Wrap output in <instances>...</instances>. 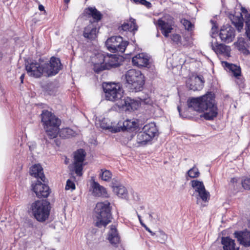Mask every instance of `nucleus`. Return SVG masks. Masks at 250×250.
<instances>
[{"mask_svg": "<svg viewBox=\"0 0 250 250\" xmlns=\"http://www.w3.org/2000/svg\"><path fill=\"white\" fill-rule=\"evenodd\" d=\"M103 87L106 99L112 102H117V105L119 108L129 111L136 110L139 107L138 102L129 97H125L123 99L124 91L120 83H104Z\"/></svg>", "mask_w": 250, "mask_h": 250, "instance_id": "nucleus-1", "label": "nucleus"}, {"mask_svg": "<svg viewBox=\"0 0 250 250\" xmlns=\"http://www.w3.org/2000/svg\"><path fill=\"white\" fill-rule=\"evenodd\" d=\"M189 108L194 110L203 113L201 116L206 120H210L217 114V108L215 104L214 95L211 92L196 98H191L188 101Z\"/></svg>", "mask_w": 250, "mask_h": 250, "instance_id": "nucleus-2", "label": "nucleus"}, {"mask_svg": "<svg viewBox=\"0 0 250 250\" xmlns=\"http://www.w3.org/2000/svg\"><path fill=\"white\" fill-rule=\"evenodd\" d=\"M62 69L59 59L52 57L49 63H40L32 62L26 65V70L29 76L40 78L42 76L49 77L57 74Z\"/></svg>", "mask_w": 250, "mask_h": 250, "instance_id": "nucleus-3", "label": "nucleus"}, {"mask_svg": "<svg viewBox=\"0 0 250 250\" xmlns=\"http://www.w3.org/2000/svg\"><path fill=\"white\" fill-rule=\"evenodd\" d=\"M95 72H99L105 69H109L112 67H116L119 65L118 57L115 55L104 56L103 54L98 53L91 58Z\"/></svg>", "mask_w": 250, "mask_h": 250, "instance_id": "nucleus-4", "label": "nucleus"}, {"mask_svg": "<svg viewBox=\"0 0 250 250\" xmlns=\"http://www.w3.org/2000/svg\"><path fill=\"white\" fill-rule=\"evenodd\" d=\"M41 115L42 122L47 135L50 139L55 138L59 132L61 120L47 110H43Z\"/></svg>", "mask_w": 250, "mask_h": 250, "instance_id": "nucleus-5", "label": "nucleus"}, {"mask_svg": "<svg viewBox=\"0 0 250 250\" xmlns=\"http://www.w3.org/2000/svg\"><path fill=\"white\" fill-rule=\"evenodd\" d=\"M110 203L105 202L98 203L96 205L95 211V224L99 228L106 226L111 219V213L109 207Z\"/></svg>", "mask_w": 250, "mask_h": 250, "instance_id": "nucleus-6", "label": "nucleus"}, {"mask_svg": "<svg viewBox=\"0 0 250 250\" xmlns=\"http://www.w3.org/2000/svg\"><path fill=\"white\" fill-rule=\"evenodd\" d=\"M31 209L37 221L44 222L48 218L49 215V203L46 200L35 201L32 204Z\"/></svg>", "mask_w": 250, "mask_h": 250, "instance_id": "nucleus-7", "label": "nucleus"}, {"mask_svg": "<svg viewBox=\"0 0 250 250\" xmlns=\"http://www.w3.org/2000/svg\"><path fill=\"white\" fill-rule=\"evenodd\" d=\"M127 83L135 91H140L145 83L144 76L140 70L131 69L125 75Z\"/></svg>", "mask_w": 250, "mask_h": 250, "instance_id": "nucleus-8", "label": "nucleus"}, {"mask_svg": "<svg viewBox=\"0 0 250 250\" xmlns=\"http://www.w3.org/2000/svg\"><path fill=\"white\" fill-rule=\"evenodd\" d=\"M105 44L110 52L123 53L125 51L128 42L123 41L122 37L120 36H113L106 40Z\"/></svg>", "mask_w": 250, "mask_h": 250, "instance_id": "nucleus-9", "label": "nucleus"}, {"mask_svg": "<svg viewBox=\"0 0 250 250\" xmlns=\"http://www.w3.org/2000/svg\"><path fill=\"white\" fill-rule=\"evenodd\" d=\"M190 185L195 191L194 193L197 194V203L198 204L199 198L203 201L206 202L208 201L210 197L209 192L205 188V187L202 181L198 180H193L190 182Z\"/></svg>", "mask_w": 250, "mask_h": 250, "instance_id": "nucleus-10", "label": "nucleus"}, {"mask_svg": "<svg viewBox=\"0 0 250 250\" xmlns=\"http://www.w3.org/2000/svg\"><path fill=\"white\" fill-rule=\"evenodd\" d=\"M156 24L160 29L162 34L166 37L168 38L173 30L174 21L173 18L167 15L159 19Z\"/></svg>", "mask_w": 250, "mask_h": 250, "instance_id": "nucleus-11", "label": "nucleus"}, {"mask_svg": "<svg viewBox=\"0 0 250 250\" xmlns=\"http://www.w3.org/2000/svg\"><path fill=\"white\" fill-rule=\"evenodd\" d=\"M85 156V153L82 149L78 150L74 153V168L76 174L78 176H81L83 174L82 170Z\"/></svg>", "mask_w": 250, "mask_h": 250, "instance_id": "nucleus-12", "label": "nucleus"}, {"mask_svg": "<svg viewBox=\"0 0 250 250\" xmlns=\"http://www.w3.org/2000/svg\"><path fill=\"white\" fill-rule=\"evenodd\" d=\"M204 82L203 76L193 75L187 80L186 85L190 90H201L203 88Z\"/></svg>", "mask_w": 250, "mask_h": 250, "instance_id": "nucleus-13", "label": "nucleus"}, {"mask_svg": "<svg viewBox=\"0 0 250 250\" xmlns=\"http://www.w3.org/2000/svg\"><path fill=\"white\" fill-rule=\"evenodd\" d=\"M235 30L229 25L223 26L220 31L219 37L221 41L226 43L232 42L235 38Z\"/></svg>", "mask_w": 250, "mask_h": 250, "instance_id": "nucleus-14", "label": "nucleus"}, {"mask_svg": "<svg viewBox=\"0 0 250 250\" xmlns=\"http://www.w3.org/2000/svg\"><path fill=\"white\" fill-rule=\"evenodd\" d=\"M150 56L145 53L136 54L132 58V63L134 66L138 67H147L150 63Z\"/></svg>", "mask_w": 250, "mask_h": 250, "instance_id": "nucleus-15", "label": "nucleus"}, {"mask_svg": "<svg viewBox=\"0 0 250 250\" xmlns=\"http://www.w3.org/2000/svg\"><path fill=\"white\" fill-rule=\"evenodd\" d=\"M32 187L33 191L38 198H46L50 193L48 186L39 181H37L35 184H33Z\"/></svg>", "mask_w": 250, "mask_h": 250, "instance_id": "nucleus-16", "label": "nucleus"}, {"mask_svg": "<svg viewBox=\"0 0 250 250\" xmlns=\"http://www.w3.org/2000/svg\"><path fill=\"white\" fill-rule=\"evenodd\" d=\"M96 125H99L100 127L105 130H108L112 133H117L120 132L119 127H117V123L111 122L108 119L104 118L101 120L97 121Z\"/></svg>", "mask_w": 250, "mask_h": 250, "instance_id": "nucleus-17", "label": "nucleus"}, {"mask_svg": "<svg viewBox=\"0 0 250 250\" xmlns=\"http://www.w3.org/2000/svg\"><path fill=\"white\" fill-rule=\"evenodd\" d=\"M138 126L137 123L133 120H126L124 121H119L117 123V127H119L120 131H130L134 130Z\"/></svg>", "mask_w": 250, "mask_h": 250, "instance_id": "nucleus-18", "label": "nucleus"}, {"mask_svg": "<svg viewBox=\"0 0 250 250\" xmlns=\"http://www.w3.org/2000/svg\"><path fill=\"white\" fill-rule=\"evenodd\" d=\"M211 46L212 49L217 55H222L226 57L230 56V48L228 46L222 43H218L217 42L214 43L212 42Z\"/></svg>", "mask_w": 250, "mask_h": 250, "instance_id": "nucleus-19", "label": "nucleus"}, {"mask_svg": "<svg viewBox=\"0 0 250 250\" xmlns=\"http://www.w3.org/2000/svg\"><path fill=\"white\" fill-rule=\"evenodd\" d=\"M92 192L94 196L98 197H108V195L106 189L103 186H101L98 182L92 180L91 184Z\"/></svg>", "mask_w": 250, "mask_h": 250, "instance_id": "nucleus-20", "label": "nucleus"}, {"mask_svg": "<svg viewBox=\"0 0 250 250\" xmlns=\"http://www.w3.org/2000/svg\"><path fill=\"white\" fill-rule=\"evenodd\" d=\"M234 235L240 244L245 247L250 246V231L235 232Z\"/></svg>", "mask_w": 250, "mask_h": 250, "instance_id": "nucleus-21", "label": "nucleus"}, {"mask_svg": "<svg viewBox=\"0 0 250 250\" xmlns=\"http://www.w3.org/2000/svg\"><path fill=\"white\" fill-rule=\"evenodd\" d=\"M152 140L150 138L149 135L142 131L139 132L136 135V145L137 147L145 146L151 144Z\"/></svg>", "mask_w": 250, "mask_h": 250, "instance_id": "nucleus-22", "label": "nucleus"}, {"mask_svg": "<svg viewBox=\"0 0 250 250\" xmlns=\"http://www.w3.org/2000/svg\"><path fill=\"white\" fill-rule=\"evenodd\" d=\"M142 130L146 133V134L149 135L150 138L152 140L158 136V129L154 123H150L146 125L143 127Z\"/></svg>", "mask_w": 250, "mask_h": 250, "instance_id": "nucleus-23", "label": "nucleus"}, {"mask_svg": "<svg viewBox=\"0 0 250 250\" xmlns=\"http://www.w3.org/2000/svg\"><path fill=\"white\" fill-rule=\"evenodd\" d=\"M97 33L98 30L96 26L91 23L84 28L83 36L88 40H93L97 38Z\"/></svg>", "mask_w": 250, "mask_h": 250, "instance_id": "nucleus-24", "label": "nucleus"}, {"mask_svg": "<svg viewBox=\"0 0 250 250\" xmlns=\"http://www.w3.org/2000/svg\"><path fill=\"white\" fill-rule=\"evenodd\" d=\"M30 173L35 178L40 179L42 181L45 182V177L43 172V169L40 164H35L32 166L30 169Z\"/></svg>", "mask_w": 250, "mask_h": 250, "instance_id": "nucleus-25", "label": "nucleus"}, {"mask_svg": "<svg viewBox=\"0 0 250 250\" xmlns=\"http://www.w3.org/2000/svg\"><path fill=\"white\" fill-rule=\"evenodd\" d=\"M233 45L244 55L247 56L250 54L249 51L247 49V44L244 38L238 37Z\"/></svg>", "mask_w": 250, "mask_h": 250, "instance_id": "nucleus-26", "label": "nucleus"}, {"mask_svg": "<svg viewBox=\"0 0 250 250\" xmlns=\"http://www.w3.org/2000/svg\"><path fill=\"white\" fill-rule=\"evenodd\" d=\"M222 244L224 250H239V248L235 246L234 240L229 237H223Z\"/></svg>", "mask_w": 250, "mask_h": 250, "instance_id": "nucleus-27", "label": "nucleus"}, {"mask_svg": "<svg viewBox=\"0 0 250 250\" xmlns=\"http://www.w3.org/2000/svg\"><path fill=\"white\" fill-rule=\"evenodd\" d=\"M135 20L133 19H130L129 22H125L120 26L119 27V30L121 31H129L133 32V33L137 30V26L135 24Z\"/></svg>", "mask_w": 250, "mask_h": 250, "instance_id": "nucleus-28", "label": "nucleus"}, {"mask_svg": "<svg viewBox=\"0 0 250 250\" xmlns=\"http://www.w3.org/2000/svg\"><path fill=\"white\" fill-rule=\"evenodd\" d=\"M108 240L112 245L119 243L120 238L115 226H111L108 232Z\"/></svg>", "mask_w": 250, "mask_h": 250, "instance_id": "nucleus-29", "label": "nucleus"}, {"mask_svg": "<svg viewBox=\"0 0 250 250\" xmlns=\"http://www.w3.org/2000/svg\"><path fill=\"white\" fill-rule=\"evenodd\" d=\"M113 191L118 197L125 199L128 195V192L125 187L123 185L113 186Z\"/></svg>", "mask_w": 250, "mask_h": 250, "instance_id": "nucleus-30", "label": "nucleus"}, {"mask_svg": "<svg viewBox=\"0 0 250 250\" xmlns=\"http://www.w3.org/2000/svg\"><path fill=\"white\" fill-rule=\"evenodd\" d=\"M85 13L93 18V19L98 21L101 19L102 14L98 11L95 7H89L85 10Z\"/></svg>", "mask_w": 250, "mask_h": 250, "instance_id": "nucleus-31", "label": "nucleus"}, {"mask_svg": "<svg viewBox=\"0 0 250 250\" xmlns=\"http://www.w3.org/2000/svg\"><path fill=\"white\" fill-rule=\"evenodd\" d=\"M99 178L104 181L110 182L112 177V172L106 169L102 168L99 171Z\"/></svg>", "mask_w": 250, "mask_h": 250, "instance_id": "nucleus-32", "label": "nucleus"}, {"mask_svg": "<svg viewBox=\"0 0 250 250\" xmlns=\"http://www.w3.org/2000/svg\"><path fill=\"white\" fill-rule=\"evenodd\" d=\"M226 67H227L230 71H231L232 75L237 79H239V77L241 76V68L239 66L233 64H229L227 62H225Z\"/></svg>", "mask_w": 250, "mask_h": 250, "instance_id": "nucleus-33", "label": "nucleus"}, {"mask_svg": "<svg viewBox=\"0 0 250 250\" xmlns=\"http://www.w3.org/2000/svg\"><path fill=\"white\" fill-rule=\"evenodd\" d=\"M75 134V131L68 127L62 128L60 131V136L61 137L63 138H67L74 136Z\"/></svg>", "mask_w": 250, "mask_h": 250, "instance_id": "nucleus-34", "label": "nucleus"}, {"mask_svg": "<svg viewBox=\"0 0 250 250\" xmlns=\"http://www.w3.org/2000/svg\"><path fill=\"white\" fill-rule=\"evenodd\" d=\"M187 174L189 177L194 178L199 176L200 172L197 167H193L188 171Z\"/></svg>", "mask_w": 250, "mask_h": 250, "instance_id": "nucleus-35", "label": "nucleus"}, {"mask_svg": "<svg viewBox=\"0 0 250 250\" xmlns=\"http://www.w3.org/2000/svg\"><path fill=\"white\" fill-rule=\"evenodd\" d=\"M170 39L173 42L178 45H181V37L179 34H173L170 36Z\"/></svg>", "mask_w": 250, "mask_h": 250, "instance_id": "nucleus-36", "label": "nucleus"}, {"mask_svg": "<svg viewBox=\"0 0 250 250\" xmlns=\"http://www.w3.org/2000/svg\"><path fill=\"white\" fill-rule=\"evenodd\" d=\"M156 236L161 243H164L167 239V235L162 230H159Z\"/></svg>", "mask_w": 250, "mask_h": 250, "instance_id": "nucleus-37", "label": "nucleus"}, {"mask_svg": "<svg viewBox=\"0 0 250 250\" xmlns=\"http://www.w3.org/2000/svg\"><path fill=\"white\" fill-rule=\"evenodd\" d=\"M181 23L183 24V25L185 27L186 29H187L188 30H191L193 27V24L188 20H187L186 19H182L181 20Z\"/></svg>", "mask_w": 250, "mask_h": 250, "instance_id": "nucleus-38", "label": "nucleus"}, {"mask_svg": "<svg viewBox=\"0 0 250 250\" xmlns=\"http://www.w3.org/2000/svg\"><path fill=\"white\" fill-rule=\"evenodd\" d=\"M243 187L246 189H250V177L245 179L242 182Z\"/></svg>", "mask_w": 250, "mask_h": 250, "instance_id": "nucleus-39", "label": "nucleus"}, {"mask_svg": "<svg viewBox=\"0 0 250 250\" xmlns=\"http://www.w3.org/2000/svg\"><path fill=\"white\" fill-rule=\"evenodd\" d=\"M65 189L66 190L71 189L74 190L75 189V185L73 182L70 180H68L66 182V185L65 186Z\"/></svg>", "mask_w": 250, "mask_h": 250, "instance_id": "nucleus-40", "label": "nucleus"}, {"mask_svg": "<svg viewBox=\"0 0 250 250\" xmlns=\"http://www.w3.org/2000/svg\"><path fill=\"white\" fill-rule=\"evenodd\" d=\"M211 22H212V28H211V36L213 37V35L217 33V27L214 22H213L212 21H211Z\"/></svg>", "mask_w": 250, "mask_h": 250, "instance_id": "nucleus-41", "label": "nucleus"}, {"mask_svg": "<svg viewBox=\"0 0 250 250\" xmlns=\"http://www.w3.org/2000/svg\"><path fill=\"white\" fill-rule=\"evenodd\" d=\"M140 3L146 6H148L149 5H150V3L147 1L146 0H141Z\"/></svg>", "mask_w": 250, "mask_h": 250, "instance_id": "nucleus-42", "label": "nucleus"}, {"mask_svg": "<svg viewBox=\"0 0 250 250\" xmlns=\"http://www.w3.org/2000/svg\"><path fill=\"white\" fill-rule=\"evenodd\" d=\"M177 109L178 110V112L179 113V115L181 117H182V118H186V117L184 115H183L182 114H181V108L179 106H178L177 107Z\"/></svg>", "mask_w": 250, "mask_h": 250, "instance_id": "nucleus-43", "label": "nucleus"}, {"mask_svg": "<svg viewBox=\"0 0 250 250\" xmlns=\"http://www.w3.org/2000/svg\"><path fill=\"white\" fill-rule=\"evenodd\" d=\"M237 179L236 178H233L231 179L230 182L232 183H237Z\"/></svg>", "mask_w": 250, "mask_h": 250, "instance_id": "nucleus-44", "label": "nucleus"}, {"mask_svg": "<svg viewBox=\"0 0 250 250\" xmlns=\"http://www.w3.org/2000/svg\"><path fill=\"white\" fill-rule=\"evenodd\" d=\"M39 9L40 11H44V6L43 5H40L39 6Z\"/></svg>", "mask_w": 250, "mask_h": 250, "instance_id": "nucleus-45", "label": "nucleus"}, {"mask_svg": "<svg viewBox=\"0 0 250 250\" xmlns=\"http://www.w3.org/2000/svg\"><path fill=\"white\" fill-rule=\"evenodd\" d=\"M24 77V74L21 75V76L20 77L21 83H23Z\"/></svg>", "mask_w": 250, "mask_h": 250, "instance_id": "nucleus-46", "label": "nucleus"}, {"mask_svg": "<svg viewBox=\"0 0 250 250\" xmlns=\"http://www.w3.org/2000/svg\"><path fill=\"white\" fill-rule=\"evenodd\" d=\"M140 221V223H141V225H142V226H143L144 227H146V225L145 224H144V223H143V222H142V220H140V221Z\"/></svg>", "mask_w": 250, "mask_h": 250, "instance_id": "nucleus-47", "label": "nucleus"}, {"mask_svg": "<svg viewBox=\"0 0 250 250\" xmlns=\"http://www.w3.org/2000/svg\"><path fill=\"white\" fill-rule=\"evenodd\" d=\"M144 228H145L146 229L147 231H148L149 233L151 231V230H150V229L148 227H147L146 226V227H144Z\"/></svg>", "mask_w": 250, "mask_h": 250, "instance_id": "nucleus-48", "label": "nucleus"}, {"mask_svg": "<svg viewBox=\"0 0 250 250\" xmlns=\"http://www.w3.org/2000/svg\"><path fill=\"white\" fill-rule=\"evenodd\" d=\"M137 216H138V218L139 221H140V220H142L141 216L139 214H137Z\"/></svg>", "mask_w": 250, "mask_h": 250, "instance_id": "nucleus-49", "label": "nucleus"}, {"mask_svg": "<svg viewBox=\"0 0 250 250\" xmlns=\"http://www.w3.org/2000/svg\"><path fill=\"white\" fill-rule=\"evenodd\" d=\"M151 235L153 236L155 235V233L154 232H153L152 231L150 232Z\"/></svg>", "mask_w": 250, "mask_h": 250, "instance_id": "nucleus-50", "label": "nucleus"}, {"mask_svg": "<svg viewBox=\"0 0 250 250\" xmlns=\"http://www.w3.org/2000/svg\"><path fill=\"white\" fill-rule=\"evenodd\" d=\"M2 54L1 53V52H0V60L2 58Z\"/></svg>", "mask_w": 250, "mask_h": 250, "instance_id": "nucleus-51", "label": "nucleus"}, {"mask_svg": "<svg viewBox=\"0 0 250 250\" xmlns=\"http://www.w3.org/2000/svg\"><path fill=\"white\" fill-rule=\"evenodd\" d=\"M70 0H64V2L65 3H68L69 2Z\"/></svg>", "mask_w": 250, "mask_h": 250, "instance_id": "nucleus-52", "label": "nucleus"}]
</instances>
